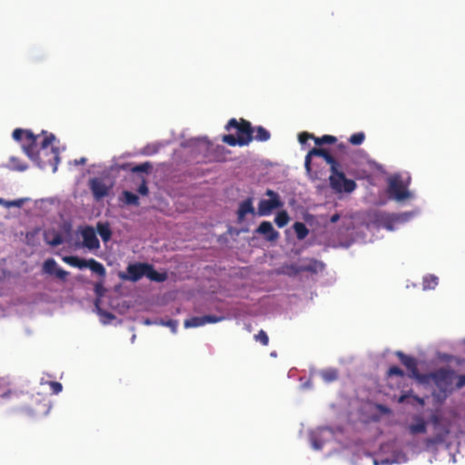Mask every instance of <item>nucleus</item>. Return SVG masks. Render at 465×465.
Here are the masks:
<instances>
[{
	"instance_id": "nucleus-1",
	"label": "nucleus",
	"mask_w": 465,
	"mask_h": 465,
	"mask_svg": "<svg viewBox=\"0 0 465 465\" xmlns=\"http://www.w3.org/2000/svg\"><path fill=\"white\" fill-rule=\"evenodd\" d=\"M43 140L39 143L40 134H34L30 130L16 128L12 136L15 141L22 143V148L25 153L35 162L40 168H45L47 164L54 166L56 170L59 163V152L55 147H48L53 143L55 136L53 134H47L43 131Z\"/></svg>"
},
{
	"instance_id": "nucleus-2",
	"label": "nucleus",
	"mask_w": 465,
	"mask_h": 465,
	"mask_svg": "<svg viewBox=\"0 0 465 465\" xmlns=\"http://www.w3.org/2000/svg\"><path fill=\"white\" fill-rule=\"evenodd\" d=\"M311 154L321 156L331 166V175L329 177L330 186L336 193H352L357 184L353 180L346 178L344 173L340 170L338 161L326 150L322 148H312Z\"/></svg>"
},
{
	"instance_id": "nucleus-3",
	"label": "nucleus",
	"mask_w": 465,
	"mask_h": 465,
	"mask_svg": "<svg viewBox=\"0 0 465 465\" xmlns=\"http://www.w3.org/2000/svg\"><path fill=\"white\" fill-rule=\"evenodd\" d=\"M225 129L227 131L236 130V136L230 134H224L222 138V141L230 146H246L253 140L254 128L249 121L243 118L239 121L235 118L230 119L225 125Z\"/></svg>"
},
{
	"instance_id": "nucleus-4",
	"label": "nucleus",
	"mask_w": 465,
	"mask_h": 465,
	"mask_svg": "<svg viewBox=\"0 0 465 465\" xmlns=\"http://www.w3.org/2000/svg\"><path fill=\"white\" fill-rule=\"evenodd\" d=\"M424 375L426 376V382L432 381L439 390L438 393H434V396L439 400H446L448 395L453 391L452 385L455 378V371L452 369L442 367Z\"/></svg>"
},
{
	"instance_id": "nucleus-5",
	"label": "nucleus",
	"mask_w": 465,
	"mask_h": 465,
	"mask_svg": "<svg viewBox=\"0 0 465 465\" xmlns=\"http://www.w3.org/2000/svg\"><path fill=\"white\" fill-rule=\"evenodd\" d=\"M62 260L69 264L70 266L78 268V269H84V268H89L94 273L97 274L99 277L102 278V280L104 279L106 275V271L104 266L97 262L96 260L91 258L89 260L81 259L78 256H64Z\"/></svg>"
},
{
	"instance_id": "nucleus-6",
	"label": "nucleus",
	"mask_w": 465,
	"mask_h": 465,
	"mask_svg": "<svg viewBox=\"0 0 465 465\" xmlns=\"http://www.w3.org/2000/svg\"><path fill=\"white\" fill-rule=\"evenodd\" d=\"M265 195L269 199H262L258 203L257 213L260 216L270 215L274 210L282 208L284 204L279 193L273 190L268 189Z\"/></svg>"
},
{
	"instance_id": "nucleus-7",
	"label": "nucleus",
	"mask_w": 465,
	"mask_h": 465,
	"mask_svg": "<svg viewBox=\"0 0 465 465\" xmlns=\"http://www.w3.org/2000/svg\"><path fill=\"white\" fill-rule=\"evenodd\" d=\"M396 356L399 358L401 362L410 371V377L413 378L420 382H426V376L420 374L418 370L417 360L411 356L404 354L402 351H396Z\"/></svg>"
},
{
	"instance_id": "nucleus-8",
	"label": "nucleus",
	"mask_w": 465,
	"mask_h": 465,
	"mask_svg": "<svg viewBox=\"0 0 465 465\" xmlns=\"http://www.w3.org/2000/svg\"><path fill=\"white\" fill-rule=\"evenodd\" d=\"M388 193L397 201H403L410 196V193L405 188L402 181L398 177L390 179Z\"/></svg>"
},
{
	"instance_id": "nucleus-9",
	"label": "nucleus",
	"mask_w": 465,
	"mask_h": 465,
	"mask_svg": "<svg viewBox=\"0 0 465 465\" xmlns=\"http://www.w3.org/2000/svg\"><path fill=\"white\" fill-rule=\"evenodd\" d=\"M43 273L48 275H54L57 279L61 281H65L69 272L62 268H60L54 258L46 259L42 266Z\"/></svg>"
},
{
	"instance_id": "nucleus-10",
	"label": "nucleus",
	"mask_w": 465,
	"mask_h": 465,
	"mask_svg": "<svg viewBox=\"0 0 465 465\" xmlns=\"http://www.w3.org/2000/svg\"><path fill=\"white\" fill-rule=\"evenodd\" d=\"M147 264L148 263H142V262L129 264L126 269L127 275L124 276V279H126V280H129L132 282L139 281L143 276H146Z\"/></svg>"
},
{
	"instance_id": "nucleus-11",
	"label": "nucleus",
	"mask_w": 465,
	"mask_h": 465,
	"mask_svg": "<svg viewBox=\"0 0 465 465\" xmlns=\"http://www.w3.org/2000/svg\"><path fill=\"white\" fill-rule=\"evenodd\" d=\"M255 232L263 235L268 242H275L280 237V233L274 230L272 223L267 221L262 222Z\"/></svg>"
},
{
	"instance_id": "nucleus-12",
	"label": "nucleus",
	"mask_w": 465,
	"mask_h": 465,
	"mask_svg": "<svg viewBox=\"0 0 465 465\" xmlns=\"http://www.w3.org/2000/svg\"><path fill=\"white\" fill-rule=\"evenodd\" d=\"M83 244L84 247L94 250L100 247L99 240L94 230L91 226H86L82 231Z\"/></svg>"
},
{
	"instance_id": "nucleus-13",
	"label": "nucleus",
	"mask_w": 465,
	"mask_h": 465,
	"mask_svg": "<svg viewBox=\"0 0 465 465\" xmlns=\"http://www.w3.org/2000/svg\"><path fill=\"white\" fill-rule=\"evenodd\" d=\"M90 188L96 199H101L108 193L106 185L99 179H92L90 182Z\"/></svg>"
},
{
	"instance_id": "nucleus-14",
	"label": "nucleus",
	"mask_w": 465,
	"mask_h": 465,
	"mask_svg": "<svg viewBox=\"0 0 465 465\" xmlns=\"http://www.w3.org/2000/svg\"><path fill=\"white\" fill-rule=\"evenodd\" d=\"M255 214V210L252 206V198H247L243 202H242L239 205L238 211H237V216L238 220L240 222L243 221L246 214Z\"/></svg>"
},
{
	"instance_id": "nucleus-15",
	"label": "nucleus",
	"mask_w": 465,
	"mask_h": 465,
	"mask_svg": "<svg viewBox=\"0 0 465 465\" xmlns=\"http://www.w3.org/2000/svg\"><path fill=\"white\" fill-rule=\"evenodd\" d=\"M413 420L414 423H411L409 426V431L412 435L425 433L427 430V424L424 419L421 416H414Z\"/></svg>"
},
{
	"instance_id": "nucleus-16",
	"label": "nucleus",
	"mask_w": 465,
	"mask_h": 465,
	"mask_svg": "<svg viewBox=\"0 0 465 465\" xmlns=\"http://www.w3.org/2000/svg\"><path fill=\"white\" fill-rule=\"evenodd\" d=\"M323 268V264L322 262L315 260V259H312L310 260V262L306 264H302L301 267H299L298 269V272H312V273H316L318 272L319 270H322Z\"/></svg>"
},
{
	"instance_id": "nucleus-17",
	"label": "nucleus",
	"mask_w": 465,
	"mask_h": 465,
	"mask_svg": "<svg viewBox=\"0 0 465 465\" xmlns=\"http://www.w3.org/2000/svg\"><path fill=\"white\" fill-rule=\"evenodd\" d=\"M146 277L151 281H154L157 282H163L167 279V274L165 272H158L154 270L152 264H147Z\"/></svg>"
},
{
	"instance_id": "nucleus-18",
	"label": "nucleus",
	"mask_w": 465,
	"mask_h": 465,
	"mask_svg": "<svg viewBox=\"0 0 465 465\" xmlns=\"http://www.w3.org/2000/svg\"><path fill=\"white\" fill-rule=\"evenodd\" d=\"M449 433H450V430L447 428H445L443 430V432L438 433L432 438L426 439L425 440L426 446L430 447V446H434V445L442 443L445 440V438L448 436Z\"/></svg>"
},
{
	"instance_id": "nucleus-19",
	"label": "nucleus",
	"mask_w": 465,
	"mask_h": 465,
	"mask_svg": "<svg viewBox=\"0 0 465 465\" xmlns=\"http://www.w3.org/2000/svg\"><path fill=\"white\" fill-rule=\"evenodd\" d=\"M97 232L104 242H108L111 239L112 231L109 226V223H97Z\"/></svg>"
},
{
	"instance_id": "nucleus-20",
	"label": "nucleus",
	"mask_w": 465,
	"mask_h": 465,
	"mask_svg": "<svg viewBox=\"0 0 465 465\" xmlns=\"http://www.w3.org/2000/svg\"><path fill=\"white\" fill-rule=\"evenodd\" d=\"M293 230L296 233L298 240H303L309 234V230L306 225L302 222H296L293 224Z\"/></svg>"
},
{
	"instance_id": "nucleus-21",
	"label": "nucleus",
	"mask_w": 465,
	"mask_h": 465,
	"mask_svg": "<svg viewBox=\"0 0 465 465\" xmlns=\"http://www.w3.org/2000/svg\"><path fill=\"white\" fill-rule=\"evenodd\" d=\"M255 135L253 139L259 142H266L271 138V134L262 126H257L254 128Z\"/></svg>"
},
{
	"instance_id": "nucleus-22",
	"label": "nucleus",
	"mask_w": 465,
	"mask_h": 465,
	"mask_svg": "<svg viewBox=\"0 0 465 465\" xmlns=\"http://www.w3.org/2000/svg\"><path fill=\"white\" fill-rule=\"evenodd\" d=\"M377 221L380 223V224L389 230V231H392L393 230V220L391 218L390 215L386 214V213H379L377 215Z\"/></svg>"
},
{
	"instance_id": "nucleus-23",
	"label": "nucleus",
	"mask_w": 465,
	"mask_h": 465,
	"mask_svg": "<svg viewBox=\"0 0 465 465\" xmlns=\"http://www.w3.org/2000/svg\"><path fill=\"white\" fill-rule=\"evenodd\" d=\"M321 377L327 382H332L338 379V371L336 369H327L321 371Z\"/></svg>"
},
{
	"instance_id": "nucleus-24",
	"label": "nucleus",
	"mask_w": 465,
	"mask_h": 465,
	"mask_svg": "<svg viewBox=\"0 0 465 465\" xmlns=\"http://www.w3.org/2000/svg\"><path fill=\"white\" fill-rule=\"evenodd\" d=\"M438 285V277L432 274L426 275L423 278V290H433Z\"/></svg>"
},
{
	"instance_id": "nucleus-25",
	"label": "nucleus",
	"mask_w": 465,
	"mask_h": 465,
	"mask_svg": "<svg viewBox=\"0 0 465 465\" xmlns=\"http://www.w3.org/2000/svg\"><path fill=\"white\" fill-rule=\"evenodd\" d=\"M123 196H124V202L127 205L138 206L140 203L138 196L136 194H134V193H131L129 191H124Z\"/></svg>"
},
{
	"instance_id": "nucleus-26",
	"label": "nucleus",
	"mask_w": 465,
	"mask_h": 465,
	"mask_svg": "<svg viewBox=\"0 0 465 465\" xmlns=\"http://www.w3.org/2000/svg\"><path fill=\"white\" fill-rule=\"evenodd\" d=\"M289 221H290V217L286 211L279 212L276 214L275 219H274V222L279 228H282L285 225H287Z\"/></svg>"
},
{
	"instance_id": "nucleus-27",
	"label": "nucleus",
	"mask_w": 465,
	"mask_h": 465,
	"mask_svg": "<svg viewBox=\"0 0 465 465\" xmlns=\"http://www.w3.org/2000/svg\"><path fill=\"white\" fill-rule=\"evenodd\" d=\"M204 325L203 316H194L190 319L185 320L184 327L185 328H194Z\"/></svg>"
},
{
	"instance_id": "nucleus-28",
	"label": "nucleus",
	"mask_w": 465,
	"mask_h": 465,
	"mask_svg": "<svg viewBox=\"0 0 465 465\" xmlns=\"http://www.w3.org/2000/svg\"><path fill=\"white\" fill-rule=\"evenodd\" d=\"M128 166H130L129 170L132 173H149L152 169V164L149 162L134 166H132V164H128Z\"/></svg>"
},
{
	"instance_id": "nucleus-29",
	"label": "nucleus",
	"mask_w": 465,
	"mask_h": 465,
	"mask_svg": "<svg viewBox=\"0 0 465 465\" xmlns=\"http://www.w3.org/2000/svg\"><path fill=\"white\" fill-rule=\"evenodd\" d=\"M313 140L317 145H322L324 143L331 144L337 141L335 136L329 135V134L322 135V137L314 136Z\"/></svg>"
},
{
	"instance_id": "nucleus-30",
	"label": "nucleus",
	"mask_w": 465,
	"mask_h": 465,
	"mask_svg": "<svg viewBox=\"0 0 465 465\" xmlns=\"http://www.w3.org/2000/svg\"><path fill=\"white\" fill-rule=\"evenodd\" d=\"M365 140V134L363 132L355 133L351 135L349 142L353 145H360Z\"/></svg>"
},
{
	"instance_id": "nucleus-31",
	"label": "nucleus",
	"mask_w": 465,
	"mask_h": 465,
	"mask_svg": "<svg viewBox=\"0 0 465 465\" xmlns=\"http://www.w3.org/2000/svg\"><path fill=\"white\" fill-rule=\"evenodd\" d=\"M5 384V381L0 379V386ZM10 396L18 397L19 393L16 391H11L10 389H1L0 388V397L1 398H9Z\"/></svg>"
},
{
	"instance_id": "nucleus-32",
	"label": "nucleus",
	"mask_w": 465,
	"mask_h": 465,
	"mask_svg": "<svg viewBox=\"0 0 465 465\" xmlns=\"http://www.w3.org/2000/svg\"><path fill=\"white\" fill-rule=\"evenodd\" d=\"M254 340L262 343L263 346H267L269 344V337L263 330L259 331V332L254 335Z\"/></svg>"
},
{
	"instance_id": "nucleus-33",
	"label": "nucleus",
	"mask_w": 465,
	"mask_h": 465,
	"mask_svg": "<svg viewBox=\"0 0 465 465\" xmlns=\"http://www.w3.org/2000/svg\"><path fill=\"white\" fill-rule=\"evenodd\" d=\"M387 376H397L402 378L404 376V371L398 366H391L387 371Z\"/></svg>"
},
{
	"instance_id": "nucleus-34",
	"label": "nucleus",
	"mask_w": 465,
	"mask_h": 465,
	"mask_svg": "<svg viewBox=\"0 0 465 465\" xmlns=\"http://www.w3.org/2000/svg\"><path fill=\"white\" fill-rule=\"evenodd\" d=\"M51 246H58L63 243V237L60 233L55 232L51 240L47 241Z\"/></svg>"
},
{
	"instance_id": "nucleus-35",
	"label": "nucleus",
	"mask_w": 465,
	"mask_h": 465,
	"mask_svg": "<svg viewBox=\"0 0 465 465\" xmlns=\"http://www.w3.org/2000/svg\"><path fill=\"white\" fill-rule=\"evenodd\" d=\"M299 267H301V265H297V264L287 265L285 267V270H286L285 272L288 275L295 276V275H297V274L302 272H298Z\"/></svg>"
},
{
	"instance_id": "nucleus-36",
	"label": "nucleus",
	"mask_w": 465,
	"mask_h": 465,
	"mask_svg": "<svg viewBox=\"0 0 465 465\" xmlns=\"http://www.w3.org/2000/svg\"><path fill=\"white\" fill-rule=\"evenodd\" d=\"M224 318L223 316H215V315H203L204 324L206 323H216L223 321Z\"/></svg>"
},
{
	"instance_id": "nucleus-37",
	"label": "nucleus",
	"mask_w": 465,
	"mask_h": 465,
	"mask_svg": "<svg viewBox=\"0 0 465 465\" xmlns=\"http://www.w3.org/2000/svg\"><path fill=\"white\" fill-rule=\"evenodd\" d=\"M49 386L54 394H58L63 390L62 384L58 381H50Z\"/></svg>"
},
{
	"instance_id": "nucleus-38",
	"label": "nucleus",
	"mask_w": 465,
	"mask_h": 465,
	"mask_svg": "<svg viewBox=\"0 0 465 465\" xmlns=\"http://www.w3.org/2000/svg\"><path fill=\"white\" fill-rule=\"evenodd\" d=\"M25 202V199H17L15 201H7L5 207H18L20 208Z\"/></svg>"
},
{
	"instance_id": "nucleus-39",
	"label": "nucleus",
	"mask_w": 465,
	"mask_h": 465,
	"mask_svg": "<svg viewBox=\"0 0 465 465\" xmlns=\"http://www.w3.org/2000/svg\"><path fill=\"white\" fill-rule=\"evenodd\" d=\"M299 142L303 144L305 143L308 140L310 139H313L314 138V135L312 134H309L307 132H302L299 134Z\"/></svg>"
},
{
	"instance_id": "nucleus-40",
	"label": "nucleus",
	"mask_w": 465,
	"mask_h": 465,
	"mask_svg": "<svg viewBox=\"0 0 465 465\" xmlns=\"http://www.w3.org/2000/svg\"><path fill=\"white\" fill-rule=\"evenodd\" d=\"M138 193L141 194V195H147L149 193V189H148V186H147V183L146 182L143 180L142 182V183L139 185L138 189H137Z\"/></svg>"
},
{
	"instance_id": "nucleus-41",
	"label": "nucleus",
	"mask_w": 465,
	"mask_h": 465,
	"mask_svg": "<svg viewBox=\"0 0 465 465\" xmlns=\"http://www.w3.org/2000/svg\"><path fill=\"white\" fill-rule=\"evenodd\" d=\"M94 292L96 293L97 296H102L104 294V289L103 286V282H96L94 284Z\"/></svg>"
},
{
	"instance_id": "nucleus-42",
	"label": "nucleus",
	"mask_w": 465,
	"mask_h": 465,
	"mask_svg": "<svg viewBox=\"0 0 465 465\" xmlns=\"http://www.w3.org/2000/svg\"><path fill=\"white\" fill-rule=\"evenodd\" d=\"M158 152V149L155 145H147L143 149V153L145 154H154Z\"/></svg>"
},
{
	"instance_id": "nucleus-43",
	"label": "nucleus",
	"mask_w": 465,
	"mask_h": 465,
	"mask_svg": "<svg viewBox=\"0 0 465 465\" xmlns=\"http://www.w3.org/2000/svg\"><path fill=\"white\" fill-rule=\"evenodd\" d=\"M465 386V374L457 377L456 388L461 389Z\"/></svg>"
},
{
	"instance_id": "nucleus-44",
	"label": "nucleus",
	"mask_w": 465,
	"mask_h": 465,
	"mask_svg": "<svg viewBox=\"0 0 465 465\" xmlns=\"http://www.w3.org/2000/svg\"><path fill=\"white\" fill-rule=\"evenodd\" d=\"M312 156H313V154H311V150H310L309 153H307V155L305 156V161H304V166L307 171L311 170V162H312Z\"/></svg>"
},
{
	"instance_id": "nucleus-45",
	"label": "nucleus",
	"mask_w": 465,
	"mask_h": 465,
	"mask_svg": "<svg viewBox=\"0 0 465 465\" xmlns=\"http://www.w3.org/2000/svg\"><path fill=\"white\" fill-rule=\"evenodd\" d=\"M164 325L170 327L173 331V332H175L176 331V328H177V322L174 321V320H169L167 321Z\"/></svg>"
},
{
	"instance_id": "nucleus-46",
	"label": "nucleus",
	"mask_w": 465,
	"mask_h": 465,
	"mask_svg": "<svg viewBox=\"0 0 465 465\" xmlns=\"http://www.w3.org/2000/svg\"><path fill=\"white\" fill-rule=\"evenodd\" d=\"M430 421L431 423L436 427L440 424V417L437 414H433L431 415L430 417Z\"/></svg>"
},
{
	"instance_id": "nucleus-47",
	"label": "nucleus",
	"mask_w": 465,
	"mask_h": 465,
	"mask_svg": "<svg viewBox=\"0 0 465 465\" xmlns=\"http://www.w3.org/2000/svg\"><path fill=\"white\" fill-rule=\"evenodd\" d=\"M408 397H409V394H402V395L400 396L398 401L400 403H403Z\"/></svg>"
},
{
	"instance_id": "nucleus-48",
	"label": "nucleus",
	"mask_w": 465,
	"mask_h": 465,
	"mask_svg": "<svg viewBox=\"0 0 465 465\" xmlns=\"http://www.w3.org/2000/svg\"><path fill=\"white\" fill-rule=\"evenodd\" d=\"M339 219H340V215L336 213V214H333V215L331 217V223H336Z\"/></svg>"
},
{
	"instance_id": "nucleus-49",
	"label": "nucleus",
	"mask_w": 465,
	"mask_h": 465,
	"mask_svg": "<svg viewBox=\"0 0 465 465\" xmlns=\"http://www.w3.org/2000/svg\"><path fill=\"white\" fill-rule=\"evenodd\" d=\"M413 398L415 399V401H417L420 405H424V400L418 397V396H413Z\"/></svg>"
},
{
	"instance_id": "nucleus-50",
	"label": "nucleus",
	"mask_w": 465,
	"mask_h": 465,
	"mask_svg": "<svg viewBox=\"0 0 465 465\" xmlns=\"http://www.w3.org/2000/svg\"><path fill=\"white\" fill-rule=\"evenodd\" d=\"M86 162V159L84 157H82L79 161H75L77 164L81 163L84 164Z\"/></svg>"
},
{
	"instance_id": "nucleus-51",
	"label": "nucleus",
	"mask_w": 465,
	"mask_h": 465,
	"mask_svg": "<svg viewBox=\"0 0 465 465\" xmlns=\"http://www.w3.org/2000/svg\"><path fill=\"white\" fill-rule=\"evenodd\" d=\"M5 203H7V201L0 198V204H4L5 206Z\"/></svg>"
},
{
	"instance_id": "nucleus-52",
	"label": "nucleus",
	"mask_w": 465,
	"mask_h": 465,
	"mask_svg": "<svg viewBox=\"0 0 465 465\" xmlns=\"http://www.w3.org/2000/svg\"><path fill=\"white\" fill-rule=\"evenodd\" d=\"M313 445H314V448H315V449H320V448H321V445H319V444H317V443H315V442H314V444H313Z\"/></svg>"
},
{
	"instance_id": "nucleus-53",
	"label": "nucleus",
	"mask_w": 465,
	"mask_h": 465,
	"mask_svg": "<svg viewBox=\"0 0 465 465\" xmlns=\"http://www.w3.org/2000/svg\"><path fill=\"white\" fill-rule=\"evenodd\" d=\"M108 316H109L110 318H114V315H113V314H111V313H108Z\"/></svg>"
}]
</instances>
